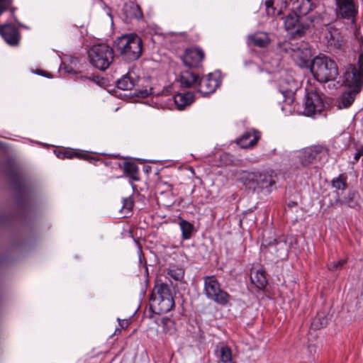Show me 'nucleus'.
<instances>
[{"label":"nucleus","instance_id":"1","mask_svg":"<svg viewBox=\"0 0 363 363\" xmlns=\"http://www.w3.org/2000/svg\"><path fill=\"white\" fill-rule=\"evenodd\" d=\"M113 45L115 51L127 61L136 60L142 54V40L135 33L123 35L117 38Z\"/></svg>","mask_w":363,"mask_h":363},{"label":"nucleus","instance_id":"2","mask_svg":"<svg viewBox=\"0 0 363 363\" xmlns=\"http://www.w3.org/2000/svg\"><path fill=\"white\" fill-rule=\"evenodd\" d=\"M150 306L157 314L166 313L174 308V298L167 284L160 281L155 283L150 296Z\"/></svg>","mask_w":363,"mask_h":363},{"label":"nucleus","instance_id":"3","mask_svg":"<svg viewBox=\"0 0 363 363\" xmlns=\"http://www.w3.org/2000/svg\"><path fill=\"white\" fill-rule=\"evenodd\" d=\"M311 71L314 77L320 82L335 80L338 75L335 62L323 55L314 57L311 63Z\"/></svg>","mask_w":363,"mask_h":363},{"label":"nucleus","instance_id":"4","mask_svg":"<svg viewBox=\"0 0 363 363\" xmlns=\"http://www.w3.org/2000/svg\"><path fill=\"white\" fill-rule=\"evenodd\" d=\"M90 63L96 68L104 71L113 61V49L106 44L94 45L88 52Z\"/></svg>","mask_w":363,"mask_h":363},{"label":"nucleus","instance_id":"5","mask_svg":"<svg viewBox=\"0 0 363 363\" xmlns=\"http://www.w3.org/2000/svg\"><path fill=\"white\" fill-rule=\"evenodd\" d=\"M281 48L289 54L299 67L306 65L312 56L308 44L303 41L296 43L284 42L281 44Z\"/></svg>","mask_w":363,"mask_h":363},{"label":"nucleus","instance_id":"6","mask_svg":"<svg viewBox=\"0 0 363 363\" xmlns=\"http://www.w3.org/2000/svg\"><path fill=\"white\" fill-rule=\"evenodd\" d=\"M277 175L272 170L252 172L246 174L245 184L249 189H267L276 183Z\"/></svg>","mask_w":363,"mask_h":363},{"label":"nucleus","instance_id":"7","mask_svg":"<svg viewBox=\"0 0 363 363\" xmlns=\"http://www.w3.org/2000/svg\"><path fill=\"white\" fill-rule=\"evenodd\" d=\"M204 292L208 298L220 305L227 304L230 299V295L221 289L214 276L204 277Z\"/></svg>","mask_w":363,"mask_h":363},{"label":"nucleus","instance_id":"8","mask_svg":"<svg viewBox=\"0 0 363 363\" xmlns=\"http://www.w3.org/2000/svg\"><path fill=\"white\" fill-rule=\"evenodd\" d=\"M328 150L322 145H314L304 148L298 154L299 161L303 166L319 162L325 163L328 159Z\"/></svg>","mask_w":363,"mask_h":363},{"label":"nucleus","instance_id":"9","mask_svg":"<svg viewBox=\"0 0 363 363\" xmlns=\"http://www.w3.org/2000/svg\"><path fill=\"white\" fill-rule=\"evenodd\" d=\"M284 26L289 34L294 39L302 37L308 28V25L304 22V18L294 12L286 16Z\"/></svg>","mask_w":363,"mask_h":363},{"label":"nucleus","instance_id":"10","mask_svg":"<svg viewBox=\"0 0 363 363\" xmlns=\"http://www.w3.org/2000/svg\"><path fill=\"white\" fill-rule=\"evenodd\" d=\"M343 82L356 93H359L363 86V72L357 69L355 65H350L344 73Z\"/></svg>","mask_w":363,"mask_h":363},{"label":"nucleus","instance_id":"11","mask_svg":"<svg viewBox=\"0 0 363 363\" xmlns=\"http://www.w3.org/2000/svg\"><path fill=\"white\" fill-rule=\"evenodd\" d=\"M324 106L323 101L319 94L315 91L308 92L302 113L307 116H315L320 113Z\"/></svg>","mask_w":363,"mask_h":363},{"label":"nucleus","instance_id":"12","mask_svg":"<svg viewBox=\"0 0 363 363\" xmlns=\"http://www.w3.org/2000/svg\"><path fill=\"white\" fill-rule=\"evenodd\" d=\"M336 8L335 13L338 18L347 19L355 22L358 13V7L355 5L354 0H335Z\"/></svg>","mask_w":363,"mask_h":363},{"label":"nucleus","instance_id":"13","mask_svg":"<svg viewBox=\"0 0 363 363\" xmlns=\"http://www.w3.org/2000/svg\"><path fill=\"white\" fill-rule=\"evenodd\" d=\"M204 58V52L198 48H191L186 49L182 60L184 64L190 68H196L201 65Z\"/></svg>","mask_w":363,"mask_h":363},{"label":"nucleus","instance_id":"14","mask_svg":"<svg viewBox=\"0 0 363 363\" xmlns=\"http://www.w3.org/2000/svg\"><path fill=\"white\" fill-rule=\"evenodd\" d=\"M220 84V80L218 77L213 74H209L199 80L197 84L199 85L198 91L202 95L206 96L213 93Z\"/></svg>","mask_w":363,"mask_h":363},{"label":"nucleus","instance_id":"15","mask_svg":"<svg viewBox=\"0 0 363 363\" xmlns=\"http://www.w3.org/2000/svg\"><path fill=\"white\" fill-rule=\"evenodd\" d=\"M279 91L288 102L293 101V96L297 89V84L293 79H281L279 84Z\"/></svg>","mask_w":363,"mask_h":363},{"label":"nucleus","instance_id":"16","mask_svg":"<svg viewBox=\"0 0 363 363\" xmlns=\"http://www.w3.org/2000/svg\"><path fill=\"white\" fill-rule=\"evenodd\" d=\"M325 38L328 45L335 49H341L345 43L342 35L335 28H329L325 33Z\"/></svg>","mask_w":363,"mask_h":363},{"label":"nucleus","instance_id":"17","mask_svg":"<svg viewBox=\"0 0 363 363\" xmlns=\"http://www.w3.org/2000/svg\"><path fill=\"white\" fill-rule=\"evenodd\" d=\"M260 138V134L255 130L247 131L238 140V144L242 148H248L255 145Z\"/></svg>","mask_w":363,"mask_h":363},{"label":"nucleus","instance_id":"18","mask_svg":"<svg viewBox=\"0 0 363 363\" xmlns=\"http://www.w3.org/2000/svg\"><path fill=\"white\" fill-rule=\"evenodd\" d=\"M265 5L269 15L279 16L286 8V0H267Z\"/></svg>","mask_w":363,"mask_h":363},{"label":"nucleus","instance_id":"19","mask_svg":"<svg viewBox=\"0 0 363 363\" xmlns=\"http://www.w3.org/2000/svg\"><path fill=\"white\" fill-rule=\"evenodd\" d=\"M178 81L182 87L190 88L198 84L199 77L192 72L184 71L181 73Z\"/></svg>","mask_w":363,"mask_h":363},{"label":"nucleus","instance_id":"20","mask_svg":"<svg viewBox=\"0 0 363 363\" xmlns=\"http://www.w3.org/2000/svg\"><path fill=\"white\" fill-rule=\"evenodd\" d=\"M136 79L134 72H128L117 81V86L123 90H131L136 84Z\"/></svg>","mask_w":363,"mask_h":363},{"label":"nucleus","instance_id":"21","mask_svg":"<svg viewBox=\"0 0 363 363\" xmlns=\"http://www.w3.org/2000/svg\"><path fill=\"white\" fill-rule=\"evenodd\" d=\"M292 1L293 9L303 17L312 11L314 7L312 0H292Z\"/></svg>","mask_w":363,"mask_h":363},{"label":"nucleus","instance_id":"22","mask_svg":"<svg viewBox=\"0 0 363 363\" xmlns=\"http://www.w3.org/2000/svg\"><path fill=\"white\" fill-rule=\"evenodd\" d=\"M194 101L192 93H179L174 96V101L177 108L180 110L183 109L186 106L191 104Z\"/></svg>","mask_w":363,"mask_h":363},{"label":"nucleus","instance_id":"23","mask_svg":"<svg viewBox=\"0 0 363 363\" xmlns=\"http://www.w3.org/2000/svg\"><path fill=\"white\" fill-rule=\"evenodd\" d=\"M270 252H275L277 257L285 259L287 257L286 242L284 241L274 240V244H272L269 247Z\"/></svg>","mask_w":363,"mask_h":363},{"label":"nucleus","instance_id":"24","mask_svg":"<svg viewBox=\"0 0 363 363\" xmlns=\"http://www.w3.org/2000/svg\"><path fill=\"white\" fill-rule=\"evenodd\" d=\"M249 43L259 48H265L269 43V38L266 33H257L248 37Z\"/></svg>","mask_w":363,"mask_h":363},{"label":"nucleus","instance_id":"25","mask_svg":"<svg viewBox=\"0 0 363 363\" xmlns=\"http://www.w3.org/2000/svg\"><path fill=\"white\" fill-rule=\"evenodd\" d=\"M357 94L358 93H356L352 89H350L349 91L342 93L338 101L339 107L340 108H346L350 107L354 102Z\"/></svg>","mask_w":363,"mask_h":363},{"label":"nucleus","instance_id":"26","mask_svg":"<svg viewBox=\"0 0 363 363\" xmlns=\"http://www.w3.org/2000/svg\"><path fill=\"white\" fill-rule=\"evenodd\" d=\"M251 281L258 289H264L267 284V279L266 278L264 271L261 269L257 270L254 274H252Z\"/></svg>","mask_w":363,"mask_h":363},{"label":"nucleus","instance_id":"27","mask_svg":"<svg viewBox=\"0 0 363 363\" xmlns=\"http://www.w3.org/2000/svg\"><path fill=\"white\" fill-rule=\"evenodd\" d=\"M179 227L182 233V238L184 240L190 239L194 230V225L189 221L181 220L179 221Z\"/></svg>","mask_w":363,"mask_h":363},{"label":"nucleus","instance_id":"28","mask_svg":"<svg viewBox=\"0 0 363 363\" xmlns=\"http://www.w3.org/2000/svg\"><path fill=\"white\" fill-rule=\"evenodd\" d=\"M167 274L169 278L177 281H182L184 277V270L182 267H173L167 269Z\"/></svg>","mask_w":363,"mask_h":363},{"label":"nucleus","instance_id":"29","mask_svg":"<svg viewBox=\"0 0 363 363\" xmlns=\"http://www.w3.org/2000/svg\"><path fill=\"white\" fill-rule=\"evenodd\" d=\"M328 324V320L323 313H318L311 323L312 328L319 330L324 328Z\"/></svg>","mask_w":363,"mask_h":363},{"label":"nucleus","instance_id":"30","mask_svg":"<svg viewBox=\"0 0 363 363\" xmlns=\"http://www.w3.org/2000/svg\"><path fill=\"white\" fill-rule=\"evenodd\" d=\"M220 359L223 363H233L231 350L223 346L220 350Z\"/></svg>","mask_w":363,"mask_h":363},{"label":"nucleus","instance_id":"31","mask_svg":"<svg viewBox=\"0 0 363 363\" xmlns=\"http://www.w3.org/2000/svg\"><path fill=\"white\" fill-rule=\"evenodd\" d=\"M124 170L128 173L133 180H138V167L134 163H126Z\"/></svg>","mask_w":363,"mask_h":363},{"label":"nucleus","instance_id":"32","mask_svg":"<svg viewBox=\"0 0 363 363\" xmlns=\"http://www.w3.org/2000/svg\"><path fill=\"white\" fill-rule=\"evenodd\" d=\"M332 185L337 189H345L347 186L346 180L343 179L341 176L333 179Z\"/></svg>","mask_w":363,"mask_h":363},{"label":"nucleus","instance_id":"33","mask_svg":"<svg viewBox=\"0 0 363 363\" xmlns=\"http://www.w3.org/2000/svg\"><path fill=\"white\" fill-rule=\"evenodd\" d=\"M345 262H346L344 259H341L337 262H334L333 264H330L329 269H330V270L341 269L343 267Z\"/></svg>","mask_w":363,"mask_h":363},{"label":"nucleus","instance_id":"34","mask_svg":"<svg viewBox=\"0 0 363 363\" xmlns=\"http://www.w3.org/2000/svg\"><path fill=\"white\" fill-rule=\"evenodd\" d=\"M133 206V201L130 198L124 199L123 201V208L130 211Z\"/></svg>","mask_w":363,"mask_h":363},{"label":"nucleus","instance_id":"35","mask_svg":"<svg viewBox=\"0 0 363 363\" xmlns=\"http://www.w3.org/2000/svg\"><path fill=\"white\" fill-rule=\"evenodd\" d=\"M355 66L357 67V69L363 72V52L359 54L358 61Z\"/></svg>","mask_w":363,"mask_h":363},{"label":"nucleus","instance_id":"36","mask_svg":"<svg viewBox=\"0 0 363 363\" xmlns=\"http://www.w3.org/2000/svg\"><path fill=\"white\" fill-rule=\"evenodd\" d=\"M308 352L309 353V359H314L313 354L316 353V347L315 345H309L308 347Z\"/></svg>","mask_w":363,"mask_h":363},{"label":"nucleus","instance_id":"37","mask_svg":"<svg viewBox=\"0 0 363 363\" xmlns=\"http://www.w3.org/2000/svg\"><path fill=\"white\" fill-rule=\"evenodd\" d=\"M72 155H74V153L73 152H60L58 155H57V157L59 158H71L72 157Z\"/></svg>","mask_w":363,"mask_h":363},{"label":"nucleus","instance_id":"38","mask_svg":"<svg viewBox=\"0 0 363 363\" xmlns=\"http://www.w3.org/2000/svg\"><path fill=\"white\" fill-rule=\"evenodd\" d=\"M361 157V153L359 152V151L357 150V152L355 153L354 156V163L355 162H357L358 160H359V157Z\"/></svg>","mask_w":363,"mask_h":363},{"label":"nucleus","instance_id":"39","mask_svg":"<svg viewBox=\"0 0 363 363\" xmlns=\"http://www.w3.org/2000/svg\"><path fill=\"white\" fill-rule=\"evenodd\" d=\"M118 321H119V324H120V325H121L122 328H123V327H124V324H125V321H124V320H123V321H122V323H121V320H120V319H118ZM125 324H127V322H125Z\"/></svg>","mask_w":363,"mask_h":363},{"label":"nucleus","instance_id":"40","mask_svg":"<svg viewBox=\"0 0 363 363\" xmlns=\"http://www.w3.org/2000/svg\"><path fill=\"white\" fill-rule=\"evenodd\" d=\"M359 152L361 153V156H363V147L360 150H358Z\"/></svg>","mask_w":363,"mask_h":363},{"label":"nucleus","instance_id":"41","mask_svg":"<svg viewBox=\"0 0 363 363\" xmlns=\"http://www.w3.org/2000/svg\"><path fill=\"white\" fill-rule=\"evenodd\" d=\"M347 206H348L349 207H354V205H352V203H349V202L347 203Z\"/></svg>","mask_w":363,"mask_h":363},{"label":"nucleus","instance_id":"42","mask_svg":"<svg viewBox=\"0 0 363 363\" xmlns=\"http://www.w3.org/2000/svg\"><path fill=\"white\" fill-rule=\"evenodd\" d=\"M108 16L110 17L111 20L112 21V16L110 13H108Z\"/></svg>","mask_w":363,"mask_h":363},{"label":"nucleus","instance_id":"43","mask_svg":"<svg viewBox=\"0 0 363 363\" xmlns=\"http://www.w3.org/2000/svg\"><path fill=\"white\" fill-rule=\"evenodd\" d=\"M147 94V92H146L145 94H143V96H146Z\"/></svg>","mask_w":363,"mask_h":363}]
</instances>
